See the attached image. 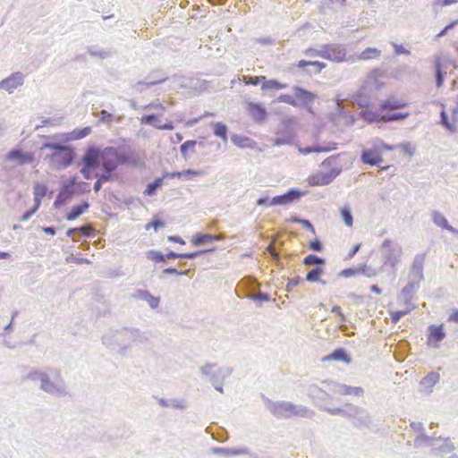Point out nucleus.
<instances>
[{"instance_id": "4c0bfd02", "label": "nucleus", "mask_w": 458, "mask_h": 458, "mask_svg": "<svg viewBox=\"0 0 458 458\" xmlns=\"http://www.w3.org/2000/svg\"><path fill=\"white\" fill-rule=\"evenodd\" d=\"M438 380L439 375L435 372H430L421 379L420 385L427 388L428 392H431L433 386L438 382Z\"/></svg>"}, {"instance_id": "e2e57ef3", "label": "nucleus", "mask_w": 458, "mask_h": 458, "mask_svg": "<svg viewBox=\"0 0 458 458\" xmlns=\"http://www.w3.org/2000/svg\"><path fill=\"white\" fill-rule=\"evenodd\" d=\"M216 368V364H206L200 368V373L202 377L210 378Z\"/></svg>"}, {"instance_id": "aec40b11", "label": "nucleus", "mask_w": 458, "mask_h": 458, "mask_svg": "<svg viewBox=\"0 0 458 458\" xmlns=\"http://www.w3.org/2000/svg\"><path fill=\"white\" fill-rule=\"evenodd\" d=\"M293 89L294 97L300 99L309 111H311V104L314 102L316 95L299 86H294Z\"/></svg>"}, {"instance_id": "ddd939ff", "label": "nucleus", "mask_w": 458, "mask_h": 458, "mask_svg": "<svg viewBox=\"0 0 458 458\" xmlns=\"http://www.w3.org/2000/svg\"><path fill=\"white\" fill-rule=\"evenodd\" d=\"M426 259L425 253L417 254L414 257L411 271L409 274V280L420 283L424 279L423 266Z\"/></svg>"}, {"instance_id": "0e129e2a", "label": "nucleus", "mask_w": 458, "mask_h": 458, "mask_svg": "<svg viewBox=\"0 0 458 458\" xmlns=\"http://www.w3.org/2000/svg\"><path fill=\"white\" fill-rule=\"evenodd\" d=\"M196 145V140H186L180 146L181 154L186 157L187 152Z\"/></svg>"}, {"instance_id": "4d7b16f0", "label": "nucleus", "mask_w": 458, "mask_h": 458, "mask_svg": "<svg viewBox=\"0 0 458 458\" xmlns=\"http://www.w3.org/2000/svg\"><path fill=\"white\" fill-rule=\"evenodd\" d=\"M414 309V306L409 307L404 310H398L391 313V319L394 323H397L403 316L408 314L411 310Z\"/></svg>"}, {"instance_id": "4be33fe9", "label": "nucleus", "mask_w": 458, "mask_h": 458, "mask_svg": "<svg viewBox=\"0 0 458 458\" xmlns=\"http://www.w3.org/2000/svg\"><path fill=\"white\" fill-rule=\"evenodd\" d=\"M211 454L217 455L233 456V455H250L251 452L248 447L242 448H227V447H213L210 449Z\"/></svg>"}, {"instance_id": "a19ab883", "label": "nucleus", "mask_w": 458, "mask_h": 458, "mask_svg": "<svg viewBox=\"0 0 458 458\" xmlns=\"http://www.w3.org/2000/svg\"><path fill=\"white\" fill-rule=\"evenodd\" d=\"M123 332L125 333L126 335H129V337L133 342H139V343L142 344L148 340L146 335L142 332H140L139 329H135V328L123 329Z\"/></svg>"}, {"instance_id": "49530a36", "label": "nucleus", "mask_w": 458, "mask_h": 458, "mask_svg": "<svg viewBox=\"0 0 458 458\" xmlns=\"http://www.w3.org/2000/svg\"><path fill=\"white\" fill-rule=\"evenodd\" d=\"M272 145L275 147H279L282 145H293L294 141V138L293 135H285L283 137H277L270 140Z\"/></svg>"}, {"instance_id": "6ab92c4d", "label": "nucleus", "mask_w": 458, "mask_h": 458, "mask_svg": "<svg viewBox=\"0 0 458 458\" xmlns=\"http://www.w3.org/2000/svg\"><path fill=\"white\" fill-rule=\"evenodd\" d=\"M428 344L433 345L434 347H438V343L444 340L445 337V332L444 330V326H435L431 325L428 328Z\"/></svg>"}, {"instance_id": "5fc2aeb1", "label": "nucleus", "mask_w": 458, "mask_h": 458, "mask_svg": "<svg viewBox=\"0 0 458 458\" xmlns=\"http://www.w3.org/2000/svg\"><path fill=\"white\" fill-rule=\"evenodd\" d=\"M241 284L245 286L250 292L255 291V289L259 286V284L256 281V279L250 276L243 278L241 281Z\"/></svg>"}, {"instance_id": "7ed1b4c3", "label": "nucleus", "mask_w": 458, "mask_h": 458, "mask_svg": "<svg viewBox=\"0 0 458 458\" xmlns=\"http://www.w3.org/2000/svg\"><path fill=\"white\" fill-rule=\"evenodd\" d=\"M130 157L123 153H119L114 147H106L101 150L99 167L102 180H114V172L119 165L127 164Z\"/></svg>"}, {"instance_id": "9d476101", "label": "nucleus", "mask_w": 458, "mask_h": 458, "mask_svg": "<svg viewBox=\"0 0 458 458\" xmlns=\"http://www.w3.org/2000/svg\"><path fill=\"white\" fill-rule=\"evenodd\" d=\"M25 74L21 72H15L0 81V89L13 94L14 90L24 84Z\"/></svg>"}, {"instance_id": "6e6d98bb", "label": "nucleus", "mask_w": 458, "mask_h": 458, "mask_svg": "<svg viewBox=\"0 0 458 458\" xmlns=\"http://www.w3.org/2000/svg\"><path fill=\"white\" fill-rule=\"evenodd\" d=\"M352 104L357 105L360 107H361L362 109H364V108L368 107L369 101L367 97H364V96L359 94L352 98Z\"/></svg>"}, {"instance_id": "f257e3e1", "label": "nucleus", "mask_w": 458, "mask_h": 458, "mask_svg": "<svg viewBox=\"0 0 458 458\" xmlns=\"http://www.w3.org/2000/svg\"><path fill=\"white\" fill-rule=\"evenodd\" d=\"M25 378L30 381H39V389L52 396L62 397L68 394L64 379L60 370L55 368H33Z\"/></svg>"}, {"instance_id": "5701e85b", "label": "nucleus", "mask_w": 458, "mask_h": 458, "mask_svg": "<svg viewBox=\"0 0 458 458\" xmlns=\"http://www.w3.org/2000/svg\"><path fill=\"white\" fill-rule=\"evenodd\" d=\"M225 238V233H219V234H208V233H196L192 239H191V243L194 245V246H200V245H203L207 242H218V241H222Z\"/></svg>"}, {"instance_id": "bb28decb", "label": "nucleus", "mask_w": 458, "mask_h": 458, "mask_svg": "<svg viewBox=\"0 0 458 458\" xmlns=\"http://www.w3.org/2000/svg\"><path fill=\"white\" fill-rule=\"evenodd\" d=\"M432 220L434 224L437 225V226L445 229L453 233L458 234V230L450 225L445 216L439 211H434L432 213Z\"/></svg>"}, {"instance_id": "423d86ee", "label": "nucleus", "mask_w": 458, "mask_h": 458, "mask_svg": "<svg viewBox=\"0 0 458 458\" xmlns=\"http://www.w3.org/2000/svg\"><path fill=\"white\" fill-rule=\"evenodd\" d=\"M380 252L384 261V266H390L394 269L395 267L401 262L403 254L402 247L390 239H386L382 242Z\"/></svg>"}, {"instance_id": "c85d7f7f", "label": "nucleus", "mask_w": 458, "mask_h": 458, "mask_svg": "<svg viewBox=\"0 0 458 458\" xmlns=\"http://www.w3.org/2000/svg\"><path fill=\"white\" fill-rule=\"evenodd\" d=\"M336 149V143L329 142L327 146L325 147H299L298 151L300 154L308 155L310 153H320V152H329L331 150Z\"/></svg>"}, {"instance_id": "c756f323", "label": "nucleus", "mask_w": 458, "mask_h": 458, "mask_svg": "<svg viewBox=\"0 0 458 458\" xmlns=\"http://www.w3.org/2000/svg\"><path fill=\"white\" fill-rule=\"evenodd\" d=\"M216 369L214 370L213 374L211 375V377L209 378V381L211 384H215V381H220L225 382L226 378H228L233 369L228 367H221V368H216Z\"/></svg>"}, {"instance_id": "3c124183", "label": "nucleus", "mask_w": 458, "mask_h": 458, "mask_svg": "<svg viewBox=\"0 0 458 458\" xmlns=\"http://www.w3.org/2000/svg\"><path fill=\"white\" fill-rule=\"evenodd\" d=\"M67 145H64L63 143H57V142H45L41 146L40 149H51L53 152H59L64 149Z\"/></svg>"}, {"instance_id": "ea45409f", "label": "nucleus", "mask_w": 458, "mask_h": 458, "mask_svg": "<svg viewBox=\"0 0 458 458\" xmlns=\"http://www.w3.org/2000/svg\"><path fill=\"white\" fill-rule=\"evenodd\" d=\"M360 116H361L368 123L381 122V116L379 114L372 111L369 107L361 109L360 112Z\"/></svg>"}, {"instance_id": "412c9836", "label": "nucleus", "mask_w": 458, "mask_h": 458, "mask_svg": "<svg viewBox=\"0 0 458 458\" xmlns=\"http://www.w3.org/2000/svg\"><path fill=\"white\" fill-rule=\"evenodd\" d=\"M6 157L10 161H16L18 165L30 164L34 160V157L31 153L23 152L18 148L11 149Z\"/></svg>"}, {"instance_id": "bf43d9fd", "label": "nucleus", "mask_w": 458, "mask_h": 458, "mask_svg": "<svg viewBox=\"0 0 458 458\" xmlns=\"http://www.w3.org/2000/svg\"><path fill=\"white\" fill-rule=\"evenodd\" d=\"M294 98L295 97H293L292 95L283 94L278 97L277 100L281 103H285V104H288L293 106H297L298 103Z\"/></svg>"}, {"instance_id": "f8f14e48", "label": "nucleus", "mask_w": 458, "mask_h": 458, "mask_svg": "<svg viewBox=\"0 0 458 458\" xmlns=\"http://www.w3.org/2000/svg\"><path fill=\"white\" fill-rule=\"evenodd\" d=\"M431 447V454L441 457L455 450V445L450 437H438L435 442V445Z\"/></svg>"}, {"instance_id": "338daca9", "label": "nucleus", "mask_w": 458, "mask_h": 458, "mask_svg": "<svg viewBox=\"0 0 458 458\" xmlns=\"http://www.w3.org/2000/svg\"><path fill=\"white\" fill-rule=\"evenodd\" d=\"M140 123L142 124L153 125L154 126V124L159 123V121L157 120V115L156 114H147V115L142 116L141 119H140Z\"/></svg>"}, {"instance_id": "1a4fd4ad", "label": "nucleus", "mask_w": 458, "mask_h": 458, "mask_svg": "<svg viewBox=\"0 0 458 458\" xmlns=\"http://www.w3.org/2000/svg\"><path fill=\"white\" fill-rule=\"evenodd\" d=\"M322 384L325 385L333 394L340 395L360 396L364 393V390L361 387L346 386L331 379L322 380Z\"/></svg>"}, {"instance_id": "8fccbe9b", "label": "nucleus", "mask_w": 458, "mask_h": 458, "mask_svg": "<svg viewBox=\"0 0 458 458\" xmlns=\"http://www.w3.org/2000/svg\"><path fill=\"white\" fill-rule=\"evenodd\" d=\"M205 174L203 170H192L187 169L181 172V178H184L186 180H191L196 176H202Z\"/></svg>"}, {"instance_id": "9b49d317", "label": "nucleus", "mask_w": 458, "mask_h": 458, "mask_svg": "<svg viewBox=\"0 0 458 458\" xmlns=\"http://www.w3.org/2000/svg\"><path fill=\"white\" fill-rule=\"evenodd\" d=\"M345 48L340 45L329 44L322 46V58L339 63L345 59Z\"/></svg>"}, {"instance_id": "de8ad7c7", "label": "nucleus", "mask_w": 458, "mask_h": 458, "mask_svg": "<svg viewBox=\"0 0 458 458\" xmlns=\"http://www.w3.org/2000/svg\"><path fill=\"white\" fill-rule=\"evenodd\" d=\"M286 87L285 84H283L276 80L264 81L262 83L261 89L263 90L266 89H282Z\"/></svg>"}, {"instance_id": "393cba45", "label": "nucleus", "mask_w": 458, "mask_h": 458, "mask_svg": "<svg viewBox=\"0 0 458 458\" xmlns=\"http://www.w3.org/2000/svg\"><path fill=\"white\" fill-rule=\"evenodd\" d=\"M297 67L300 69H304L306 67H311V69H307L306 72L309 74H318L320 73L321 71L326 67V64L324 63L318 62V61H306V60H301L297 64Z\"/></svg>"}, {"instance_id": "774afa93", "label": "nucleus", "mask_w": 458, "mask_h": 458, "mask_svg": "<svg viewBox=\"0 0 458 458\" xmlns=\"http://www.w3.org/2000/svg\"><path fill=\"white\" fill-rule=\"evenodd\" d=\"M293 222L301 225L304 228L310 230L312 233H315V228L309 220L299 217H293Z\"/></svg>"}, {"instance_id": "7c9ffc66", "label": "nucleus", "mask_w": 458, "mask_h": 458, "mask_svg": "<svg viewBox=\"0 0 458 458\" xmlns=\"http://www.w3.org/2000/svg\"><path fill=\"white\" fill-rule=\"evenodd\" d=\"M76 193L75 190H69L62 186L60 192L58 193L55 202L54 207L58 208L64 205L74 194Z\"/></svg>"}, {"instance_id": "2eb2a0df", "label": "nucleus", "mask_w": 458, "mask_h": 458, "mask_svg": "<svg viewBox=\"0 0 458 458\" xmlns=\"http://www.w3.org/2000/svg\"><path fill=\"white\" fill-rule=\"evenodd\" d=\"M101 150L95 148H89L83 156L81 157V163L83 165H86L87 168H94L97 169L99 167Z\"/></svg>"}, {"instance_id": "6e6552de", "label": "nucleus", "mask_w": 458, "mask_h": 458, "mask_svg": "<svg viewBox=\"0 0 458 458\" xmlns=\"http://www.w3.org/2000/svg\"><path fill=\"white\" fill-rule=\"evenodd\" d=\"M308 396L318 405V408L323 411L320 407H325L322 403L332 399L333 394L328 388L321 383V386L317 384H310L307 388Z\"/></svg>"}, {"instance_id": "69168bd1", "label": "nucleus", "mask_w": 458, "mask_h": 458, "mask_svg": "<svg viewBox=\"0 0 458 458\" xmlns=\"http://www.w3.org/2000/svg\"><path fill=\"white\" fill-rule=\"evenodd\" d=\"M169 405L172 408L185 410L187 408V403L184 399H171L169 400Z\"/></svg>"}, {"instance_id": "b1692460", "label": "nucleus", "mask_w": 458, "mask_h": 458, "mask_svg": "<svg viewBox=\"0 0 458 458\" xmlns=\"http://www.w3.org/2000/svg\"><path fill=\"white\" fill-rule=\"evenodd\" d=\"M133 296L135 299L142 300V301H145L146 302H148V304L149 305V307L151 309L157 308L159 305V302H160L159 297H156V296L152 295L147 290L139 289L135 292Z\"/></svg>"}, {"instance_id": "f03ea898", "label": "nucleus", "mask_w": 458, "mask_h": 458, "mask_svg": "<svg viewBox=\"0 0 458 458\" xmlns=\"http://www.w3.org/2000/svg\"><path fill=\"white\" fill-rule=\"evenodd\" d=\"M267 409L277 419H290L294 416L311 419L315 412L302 404H294L292 402H273L266 399Z\"/></svg>"}, {"instance_id": "e433bc0d", "label": "nucleus", "mask_w": 458, "mask_h": 458, "mask_svg": "<svg viewBox=\"0 0 458 458\" xmlns=\"http://www.w3.org/2000/svg\"><path fill=\"white\" fill-rule=\"evenodd\" d=\"M121 333L119 332H109L103 335L102 342L103 344L109 349L114 350L116 347L115 343L119 341V335Z\"/></svg>"}, {"instance_id": "09e8293b", "label": "nucleus", "mask_w": 458, "mask_h": 458, "mask_svg": "<svg viewBox=\"0 0 458 458\" xmlns=\"http://www.w3.org/2000/svg\"><path fill=\"white\" fill-rule=\"evenodd\" d=\"M380 53H381L380 50H378L377 48L368 47L364 51L361 52L360 57V59H363V60H369L371 58L378 57L380 55Z\"/></svg>"}, {"instance_id": "72a5a7b5", "label": "nucleus", "mask_w": 458, "mask_h": 458, "mask_svg": "<svg viewBox=\"0 0 458 458\" xmlns=\"http://www.w3.org/2000/svg\"><path fill=\"white\" fill-rule=\"evenodd\" d=\"M437 438V437H429L426 435L424 431L420 432V435L417 436L414 439V446L420 447L423 445L427 446H434Z\"/></svg>"}, {"instance_id": "c9c22d12", "label": "nucleus", "mask_w": 458, "mask_h": 458, "mask_svg": "<svg viewBox=\"0 0 458 458\" xmlns=\"http://www.w3.org/2000/svg\"><path fill=\"white\" fill-rule=\"evenodd\" d=\"M210 126L213 129L214 135L221 138L224 142L227 141V126L220 122L211 123Z\"/></svg>"}, {"instance_id": "13d9d810", "label": "nucleus", "mask_w": 458, "mask_h": 458, "mask_svg": "<svg viewBox=\"0 0 458 458\" xmlns=\"http://www.w3.org/2000/svg\"><path fill=\"white\" fill-rule=\"evenodd\" d=\"M91 131L90 127H84L82 129H76L72 131V139L80 140L88 136Z\"/></svg>"}, {"instance_id": "cd10ccee", "label": "nucleus", "mask_w": 458, "mask_h": 458, "mask_svg": "<svg viewBox=\"0 0 458 458\" xmlns=\"http://www.w3.org/2000/svg\"><path fill=\"white\" fill-rule=\"evenodd\" d=\"M231 141L241 148H254L256 142L249 137L240 134H233Z\"/></svg>"}, {"instance_id": "680f3d73", "label": "nucleus", "mask_w": 458, "mask_h": 458, "mask_svg": "<svg viewBox=\"0 0 458 458\" xmlns=\"http://www.w3.org/2000/svg\"><path fill=\"white\" fill-rule=\"evenodd\" d=\"M188 271L178 270L174 267H168L162 271L160 278H164L166 275L186 276Z\"/></svg>"}, {"instance_id": "603ef678", "label": "nucleus", "mask_w": 458, "mask_h": 458, "mask_svg": "<svg viewBox=\"0 0 458 458\" xmlns=\"http://www.w3.org/2000/svg\"><path fill=\"white\" fill-rule=\"evenodd\" d=\"M88 53L94 57H99L102 59L110 57L112 55V53L110 51L106 50H98L94 47H89L88 48Z\"/></svg>"}, {"instance_id": "f704fd0d", "label": "nucleus", "mask_w": 458, "mask_h": 458, "mask_svg": "<svg viewBox=\"0 0 458 458\" xmlns=\"http://www.w3.org/2000/svg\"><path fill=\"white\" fill-rule=\"evenodd\" d=\"M89 207V204L87 201L82 202L80 205H76L72 208L71 211L67 213L66 219L69 221H72L79 217L81 214H83Z\"/></svg>"}, {"instance_id": "2f4dec72", "label": "nucleus", "mask_w": 458, "mask_h": 458, "mask_svg": "<svg viewBox=\"0 0 458 458\" xmlns=\"http://www.w3.org/2000/svg\"><path fill=\"white\" fill-rule=\"evenodd\" d=\"M47 187L46 184L40 183L38 182H35L33 185V193H34V204L36 206L40 207L42 199L47 193Z\"/></svg>"}, {"instance_id": "864d4df0", "label": "nucleus", "mask_w": 458, "mask_h": 458, "mask_svg": "<svg viewBox=\"0 0 458 458\" xmlns=\"http://www.w3.org/2000/svg\"><path fill=\"white\" fill-rule=\"evenodd\" d=\"M147 259L157 263L165 262V256L159 251L157 250H148L147 252Z\"/></svg>"}, {"instance_id": "20e7f679", "label": "nucleus", "mask_w": 458, "mask_h": 458, "mask_svg": "<svg viewBox=\"0 0 458 458\" xmlns=\"http://www.w3.org/2000/svg\"><path fill=\"white\" fill-rule=\"evenodd\" d=\"M331 415H343L352 421L357 428H368L371 424V417L369 413L360 407L348 404L347 409L344 410L340 407H320Z\"/></svg>"}, {"instance_id": "dca6fc26", "label": "nucleus", "mask_w": 458, "mask_h": 458, "mask_svg": "<svg viewBox=\"0 0 458 458\" xmlns=\"http://www.w3.org/2000/svg\"><path fill=\"white\" fill-rule=\"evenodd\" d=\"M360 160L363 164L369 165H379L383 162V157L373 143L372 148H364L361 151Z\"/></svg>"}, {"instance_id": "a878e982", "label": "nucleus", "mask_w": 458, "mask_h": 458, "mask_svg": "<svg viewBox=\"0 0 458 458\" xmlns=\"http://www.w3.org/2000/svg\"><path fill=\"white\" fill-rule=\"evenodd\" d=\"M322 360L323 361L335 360V361H343L345 363H350L352 361V359L344 348H338V349L335 350L329 355L325 356L322 359Z\"/></svg>"}, {"instance_id": "58836bf2", "label": "nucleus", "mask_w": 458, "mask_h": 458, "mask_svg": "<svg viewBox=\"0 0 458 458\" xmlns=\"http://www.w3.org/2000/svg\"><path fill=\"white\" fill-rule=\"evenodd\" d=\"M324 273V269L320 267H316L306 275V280L310 283L319 282L326 284V281L320 279V276Z\"/></svg>"}, {"instance_id": "0eeeda50", "label": "nucleus", "mask_w": 458, "mask_h": 458, "mask_svg": "<svg viewBox=\"0 0 458 458\" xmlns=\"http://www.w3.org/2000/svg\"><path fill=\"white\" fill-rule=\"evenodd\" d=\"M57 169H64L71 165L75 158V152L70 146L59 152H52L46 157Z\"/></svg>"}, {"instance_id": "4468645a", "label": "nucleus", "mask_w": 458, "mask_h": 458, "mask_svg": "<svg viewBox=\"0 0 458 458\" xmlns=\"http://www.w3.org/2000/svg\"><path fill=\"white\" fill-rule=\"evenodd\" d=\"M301 196H303L302 191L296 189H291L287 192L271 199L270 205H288L298 200Z\"/></svg>"}, {"instance_id": "79ce46f5", "label": "nucleus", "mask_w": 458, "mask_h": 458, "mask_svg": "<svg viewBox=\"0 0 458 458\" xmlns=\"http://www.w3.org/2000/svg\"><path fill=\"white\" fill-rule=\"evenodd\" d=\"M163 178H156L152 182L148 183L144 191V194L147 196L155 195L157 189L163 185Z\"/></svg>"}, {"instance_id": "a18cd8bd", "label": "nucleus", "mask_w": 458, "mask_h": 458, "mask_svg": "<svg viewBox=\"0 0 458 458\" xmlns=\"http://www.w3.org/2000/svg\"><path fill=\"white\" fill-rule=\"evenodd\" d=\"M326 263L325 259H322L317 255L310 254L306 256L303 259V264L306 266H317L324 265Z\"/></svg>"}, {"instance_id": "37998d69", "label": "nucleus", "mask_w": 458, "mask_h": 458, "mask_svg": "<svg viewBox=\"0 0 458 458\" xmlns=\"http://www.w3.org/2000/svg\"><path fill=\"white\" fill-rule=\"evenodd\" d=\"M341 217L343 222L346 226H352L353 225V216L352 213V209L349 207H344L341 208Z\"/></svg>"}, {"instance_id": "052dcab7", "label": "nucleus", "mask_w": 458, "mask_h": 458, "mask_svg": "<svg viewBox=\"0 0 458 458\" xmlns=\"http://www.w3.org/2000/svg\"><path fill=\"white\" fill-rule=\"evenodd\" d=\"M265 81V77L264 76H259V77H252V76H243L242 78V81L246 84V85H258L259 84L261 81L264 82Z\"/></svg>"}, {"instance_id": "39448f33", "label": "nucleus", "mask_w": 458, "mask_h": 458, "mask_svg": "<svg viewBox=\"0 0 458 458\" xmlns=\"http://www.w3.org/2000/svg\"><path fill=\"white\" fill-rule=\"evenodd\" d=\"M336 158L330 157L322 162L323 167H330L327 172H319L309 178V183L312 186L328 185L335 177L339 175L342 167L335 165Z\"/></svg>"}, {"instance_id": "a211bd4d", "label": "nucleus", "mask_w": 458, "mask_h": 458, "mask_svg": "<svg viewBox=\"0 0 458 458\" xmlns=\"http://www.w3.org/2000/svg\"><path fill=\"white\" fill-rule=\"evenodd\" d=\"M247 110L257 123H264L267 117V110L260 103L249 102L247 104Z\"/></svg>"}, {"instance_id": "f3484780", "label": "nucleus", "mask_w": 458, "mask_h": 458, "mask_svg": "<svg viewBox=\"0 0 458 458\" xmlns=\"http://www.w3.org/2000/svg\"><path fill=\"white\" fill-rule=\"evenodd\" d=\"M419 287V283L409 280L408 284L403 288L400 295L398 296V301L404 303L406 306H413L411 301Z\"/></svg>"}, {"instance_id": "c03bdc74", "label": "nucleus", "mask_w": 458, "mask_h": 458, "mask_svg": "<svg viewBox=\"0 0 458 458\" xmlns=\"http://www.w3.org/2000/svg\"><path fill=\"white\" fill-rule=\"evenodd\" d=\"M409 113H394V114H387L381 116V122L387 123L392 121H400L406 119L409 117Z\"/></svg>"}, {"instance_id": "473e14b6", "label": "nucleus", "mask_w": 458, "mask_h": 458, "mask_svg": "<svg viewBox=\"0 0 458 458\" xmlns=\"http://www.w3.org/2000/svg\"><path fill=\"white\" fill-rule=\"evenodd\" d=\"M406 106L407 104L403 100H400L394 97H391L380 104V108L381 110H395L405 107Z\"/></svg>"}]
</instances>
